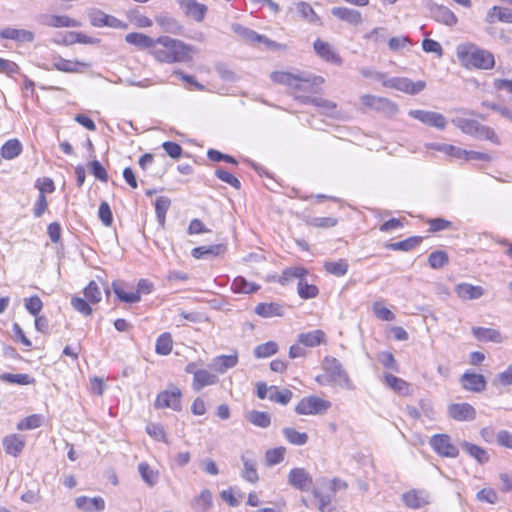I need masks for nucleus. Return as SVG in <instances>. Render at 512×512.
Here are the masks:
<instances>
[{
  "mask_svg": "<svg viewBox=\"0 0 512 512\" xmlns=\"http://www.w3.org/2000/svg\"><path fill=\"white\" fill-rule=\"evenodd\" d=\"M295 10L302 19L310 23H316L318 21L317 14L315 13L311 5L306 2L296 3Z\"/></svg>",
  "mask_w": 512,
  "mask_h": 512,
  "instance_id": "45",
  "label": "nucleus"
},
{
  "mask_svg": "<svg viewBox=\"0 0 512 512\" xmlns=\"http://www.w3.org/2000/svg\"><path fill=\"white\" fill-rule=\"evenodd\" d=\"M238 363L237 353L231 355H220L212 360L211 367L219 373H224Z\"/></svg>",
  "mask_w": 512,
  "mask_h": 512,
  "instance_id": "28",
  "label": "nucleus"
},
{
  "mask_svg": "<svg viewBox=\"0 0 512 512\" xmlns=\"http://www.w3.org/2000/svg\"><path fill=\"white\" fill-rule=\"evenodd\" d=\"M170 204V199L163 196L158 197L155 201V212L158 222L160 223L161 226H163L165 223L166 213L170 207Z\"/></svg>",
  "mask_w": 512,
  "mask_h": 512,
  "instance_id": "51",
  "label": "nucleus"
},
{
  "mask_svg": "<svg viewBox=\"0 0 512 512\" xmlns=\"http://www.w3.org/2000/svg\"><path fill=\"white\" fill-rule=\"evenodd\" d=\"M331 407V403L318 396H308L302 398L295 407V412L299 415H315L326 412Z\"/></svg>",
  "mask_w": 512,
  "mask_h": 512,
  "instance_id": "7",
  "label": "nucleus"
},
{
  "mask_svg": "<svg viewBox=\"0 0 512 512\" xmlns=\"http://www.w3.org/2000/svg\"><path fill=\"white\" fill-rule=\"evenodd\" d=\"M322 485L318 482L317 487L313 489V495L318 501V510L320 512H332L331 495L321 491Z\"/></svg>",
  "mask_w": 512,
  "mask_h": 512,
  "instance_id": "41",
  "label": "nucleus"
},
{
  "mask_svg": "<svg viewBox=\"0 0 512 512\" xmlns=\"http://www.w3.org/2000/svg\"><path fill=\"white\" fill-rule=\"evenodd\" d=\"M76 506L84 511H102L105 508V501L101 497L89 498L81 496L76 499Z\"/></svg>",
  "mask_w": 512,
  "mask_h": 512,
  "instance_id": "29",
  "label": "nucleus"
},
{
  "mask_svg": "<svg viewBox=\"0 0 512 512\" xmlns=\"http://www.w3.org/2000/svg\"><path fill=\"white\" fill-rule=\"evenodd\" d=\"M493 385L511 386L512 385V365H509L507 369L499 373L493 380Z\"/></svg>",
  "mask_w": 512,
  "mask_h": 512,
  "instance_id": "64",
  "label": "nucleus"
},
{
  "mask_svg": "<svg viewBox=\"0 0 512 512\" xmlns=\"http://www.w3.org/2000/svg\"><path fill=\"white\" fill-rule=\"evenodd\" d=\"M433 18L440 23L447 26H454L457 24L458 19L456 15L447 7L437 5L431 10Z\"/></svg>",
  "mask_w": 512,
  "mask_h": 512,
  "instance_id": "26",
  "label": "nucleus"
},
{
  "mask_svg": "<svg viewBox=\"0 0 512 512\" xmlns=\"http://www.w3.org/2000/svg\"><path fill=\"white\" fill-rule=\"evenodd\" d=\"M323 372L316 376L315 380L322 386L337 385L347 386L348 375L342 369L341 364L333 357H325L322 363Z\"/></svg>",
  "mask_w": 512,
  "mask_h": 512,
  "instance_id": "5",
  "label": "nucleus"
},
{
  "mask_svg": "<svg viewBox=\"0 0 512 512\" xmlns=\"http://www.w3.org/2000/svg\"><path fill=\"white\" fill-rule=\"evenodd\" d=\"M408 115L425 125L435 127L440 130L445 129L446 127V118L438 112L416 109L410 110Z\"/></svg>",
  "mask_w": 512,
  "mask_h": 512,
  "instance_id": "10",
  "label": "nucleus"
},
{
  "mask_svg": "<svg viewBox=\"0 0 512 512\" xmlns=\"http://www.w3.org/2000/svg\"><path fill=\"white\" fill-rule=\"evenodd\" d=\"M246 419L251 424L260 427V428H267L271 424V417L266 412H261L257 410H251L246 413Z\"/></svg>",
  "mask_w": 512,
  "mask_h": 512,
  "instance_id": "39",
  "label": "nucleus"
},
{
  "mask_svg": "<svg viewBox=\"0 0 512 512\" xmlns=\"http://www.w3.org/2000/svg\"><path fill=\"white\" fill-rule=\"evenodd\" d=\"M306 274H307V271L304 268H301V267L289 268L283 272L279 281L282 284H285L287 281L291 280L292 278H298L300 281V280H303V277L306 276Z\"/></svg>",
  "mask_w": 512,
  "mask_h": 512,
  "instance_id": "60",
  "label": "nucleus"
},
{
  "mask_svg": "<svg viewBox=\"0 0 512 512\" xmlns=\"http://www.w3.org/2000/svg\"><path fill=\"white\" fill-rule=\"evenodd\" d=\"M277 351L278 345L273 341H269L256 346L254 349V356L256 358H267L277 353Z\"/></svg>",
  "mask_w": 512,
  "mask_h": 512,
  "instance_id": "54",
  "label": "nucleus"
},
{
  "mask_svg": "<svg viewBox=\"0 0 512 512\" xmlns=\"http://www.w3.org/2000/svg\"><path fill=\"white\" fill-rule=\"evenodd\" d=\"M85 298L91 303H98L101 300V290L95 281H91L84 289Z\"/></svg>",
  "mask_w": 512,
  "mask_h": 512,
  "instance_id": "62",
  "label": "nucleus"
},
{
  "mask_svg": "<svg viewBox=\"0 0 512 512\" xmlns=\"http://www.w3.org/2000/svg\"><path fill=\"white\" fill-rule=\"evenodd\" d=\"M384 383L396 392L405 393L408 390V383L392 374L384 376Z\"/></svg>",
  "mask_w": 512,
  "mask_h": 512,
  "instance_id": "55",
  "label": "nucleus"
},
{
  "mask_svg": "<svg viewBox=\"0 0 512 512\" xmlns=\"http://www.w3.org/2000/svg\"><path fill=\"white\" fill-rule=\"evenodd\" d=\"M151 53L159 62L186 63L192 60L194 48L181 40L161 36L156 39Z\"/></svg>",
  "mask_w": 512,
  "mask_h": 512,
  "instance_id": "2",
  "label": "nucleus"
},
{
  "mask_svg": "<svg viewBox=\"0 0 512 512\" xmlns=\"http://www.w3.org/2000/svg\"><path fill=\"white\" fill-rule=\"evenodd\" d=\"M146 431L155 440L169 444L167 434L161 425L150 423L146 426Z\"/></svg>",
  "mask_w": 512,
  "mask_h": 512,
  "instance_id": "58",
  "label": "nucleus"
},
{
  "mask_svg": "<svg viewBox=\"0 0 512 512\" xmlns=\"http://www.w3.org/2000/svg\"><path fill=\"white\" fill-rule=\"evenodd\" d=\"M460 382L462 384L463 389L475 393H480L486 389V379L481 374H476L472 372H465L461 378Z\"/></svg>",
  "mask_w": 512,
  "mask_h": 512,
  "instance_id": "17",
  "label": "nucleus"
},
{
  "mask_svg": "<svg viewBox=\"0 0 512 512\" xmlns=\"http://www.w3.org/2000/svg\"><path fill=\"white\" fill-rule=\"evenodd\" d=\"M0 380L10 384L28 385L34 380L28 374H11L2 373L0 374Z\"/></svg>",
  "mask_w": 512,
  "mask_h": 512,
  "instance_id": "52",
  "label": "nucleus"
},
{
  "mask_svg": "<svg viewBox=\"0 0 512 512\" xmlns=\"http://www.w3.org/2000/svg\"><path fill=\"white\" fill-rule=\"evenodd\" d=\"M227 250L225 244H215L211 246H199L191 251V255L196 259L213 258L223 255Z\"/></svg>",
  "mask_w": 512,
  "mask_h": 512,
  "instance_id": "21",
  "label": "nucleus"
},
{
  "mask_svg": "<svg viewBox=\"0 0 512 512\" xmlns=\"http://www.w3.org/2000/svg\"><path fill=\"white\" fill-rule=\"evenodd\" d=\"M138 471L145 483L154 486L158 481V472L153 470L147 463L141 462L138 465Z\"/></svg>",
  "mask_w": 512,
  "mask_h": 512,
  "instance_id": "46",
  "label": "nucleus"
},
{
  "mask_svg": "<svg viewBox=\"0 0 512 512\" xmlns=\"http://www.w3.org/2000/svg\"><path fill=\"white\" fill-rule=\"evenodd\" d=\"M127 43L134 45L140 49H154L156 39H153L142 33H129L126 35Z\"/></svg>",
  "mask_w": 512,
  "mask_h": 512,
  "instance_id": "31",
  "label": "nucleus"
},
{
  "mask_svg": "<svg viewBox=\"0 0 512 512\" xmlns=\"http://www.w3.org/2000/svg\"><path fill=\"white\" fill-rule=\"evenodd\" d=\"M292 395L293 393L289 389L279 391L277 387L274 386V389L269 393L268 398L273 402L286 405L291 400Z\"/></svg>",
  "mask_w": 512,
  "mask_h": 512,
  "instance_id": "57",
  "label": "nucleus"
},
{
  "mask_svg": "<svg viewBox=\"0 0 512 512\" xmlns=\"http://www.w3.org/2000/svg\"><path fill=\"white\" fill-rule=\"evenodd\" d=\"M475 138L481 139V140H489L495 145H500L501 141L496 134L495 130L487 125L479 124V127L477 129V132L474 135Z\"/></svg>",
  "mask_w": 512,
  "mask_h": 512,
  "instance_id": "44",
  "label": "nucleus"
},
{
  "mask_svg": "<svg viewBox=\"0 0 512 512\" xmlns=\"http://www.w3.org/2000/svg\"><path fill=\"white\" fill-rule=\"evenodd\" d=\"M130 21L137 27L146 28L152 26V20L137 10L128 13Z\"/></svg>",
  "mask_w": 512,
  "mask_h": 512,
  "instance_id": "61",
  "label": "nucleus"
},
{
  "mask_svg": "<svg viewBox=\"0 0 512 512\" xmlns=\"http://www.w3.org/2000/svg\"><path fill=\"white\" fill-rule=\"evenodd\" d=\"M403 501L406 506L418 509L428 504L427 495L423 491L411 490L403 494Z\"/></svg>",
  "mask_w": 512,
  "mask_h": 512,
  "instance_id": "27",
  "label": "nucleus"
},
{
  "mask_svg": "<svg viewBox=\"0 0 512 512\" xmlns=\"http://www.w3.org/2000/svg\"><path fill=\"white\" fill-rule=\"evenodd\" d=\"M359 73L363 78L380 83L384 88H391L409 95H416L426 87L425 81L413 82L407 77H389L386 72L374 67H361Z\"/></svg>",
  "mask_w": 512,
  "mask_h": 512,
  "instance_id": "3",
  "label": "nucleus"
},
{
  "mask_svg": "<svg viewBox=\"0 0 512 512\" xmlns=\"http://www.w3.org/2000/svg\"><path fill=\"white\" fill-rule=\"evenodd\" d=\"M37 21L46 27L62 28V27H79L80 24L77 20L70 18L67 15H53V14H40Z\"/></svg>",
  "mask_w": 512,
  "mask_h": 512,
  "instance_id": "12",
  "label": "nucleus"
},
{
  "mask_svg": "<svg viewBox=\"0 0 512 512\" xmlns=\"http://www.w3.org/2000/svg\"><path fill=\"white\" fill-rule=\"evenodd\" d=\"M455 293L463 300L478 299L484 295V289L481 286H474L469 283H460L455 287Z\"/></svg>",
  "mask_w": 512,
  "mask_h": 512,
  "instance_id": "22",
  "label": "nucleus"
},
{
  "mask_svg": "<svg viewBox=\"0 0 512 512\" xmlns=\"http://www.w3.org/2000/svg\"><path fill=\"white\" fill-rule=\"evenodd\" d=\"M324 268L328 273L340 277L347 273L349 263L347 260L327 261L324 263Z\"/></svg>",
  "mask_w": 512,
  "mask_h": 512,
  "instance_id": "43",
  "label": "nucleus"
},
{
  "mask_svg": "<svg viewBox=\"0 0 512 512\" xmlns=\"http://www.w3.org/2000/svg\"><path fill=\"white\" fill-rule=\"evenodd\" d=\"M22 149L18 139H10L1 147L0 154L4 159L12 160L21 154Z\"/></svg>",
  "mask_w": 512,
  "mask_h": 512,
  "instance_id": "37",
  "label": "nucleus"
},
{
  "mask_svg": "<svg viewBox=\"0 0 512 512\" xmlns=\"http://www.w3.org/2000/svg\"><path fill=\"white\" fill-rule=\"evenodd\" d=\"M191 506L195 512H207L212 506V493L204 489L191 501Z\"/></svg>",
  "mask_w": 512,
  "mask_h": 512,
  "instance_id": "34",
  "label": "nucleus"
},
{
  "mask_svg": "<svg viewBox=\"0 0 512 512\" xmlns=\"http://www.w3.org/2000/svg\"><path fill=\"white\" fill-rule=\"evenodd\" d=\"M299 344L304 347L314 348L327 342L326 333L323 330L317 329L309 332H302L297 336Z\"/></svg>",
  "mask_w": 512,
  "mask_h": 512,
  "instance_id": "18",
  "label": "nucleus"
},
{
  "mask_svg": "<svg viewBox=\"0 0 512 512\" xmlns=\"http://www.w3.org/2000/svg\"><path fill=\"white\" fill-rule=\"evenodd\" d=\"M185 15L197 22H201L207 12V7L196 0H177Z\"/></svg>",
  "mask_w": 512,
  "mask_h": 512,
  "instance_id": "16",
  "label": "nucleus"
},
{
  "mask_svg": "<svg viewBox=\"0 0 512 512\" xmlns=\"http://www.w3.org/2000/svg\"><path fill=\"white\" fill-rule=\"evenodd\" d=\"M259 289L255 283L248 282L244 277L238 276L232 282V290L236 293H253Z\"/></svg>",
  "mask_w": 512,
  "mask_h": 512,
  "instance_id": "42",
  "label": "nucleus"
},
{
  "mask_svg": "<svg viewBox=\"0 0 512 512\" xmlns=\"http://www.w3.org/2000/svg\"><path fill=\"white\" fill-rule=\"evenodd\" d=\"M286 453L285 447H276L268 449L265 453V462L267 466H274L281 463L284 460Z\"/></svg>",
  "mask_w": 512,
  "mask_h": 512,
  "instance_id": "50",
  "label": "nucleus"
},
{
  "mask_svg": "<svg viewBox=\"0 0 512 512\" xmlns=\"http://www.w3.org/2000/svg\"><path fill=\"white\" fill-rule=\"evenodd\" d=\"M449 261V257L445 251L437 250L432 252L428 257V263L433 269H440Z\"/></svg>",
  "mask_w": 512,
  "mask_h": 512,
  "instance_id": "56",
  "label": "nucleus"
},
{
  "mask_svg": "<svg viewBox=\"0 0 512 512\" xmlns=\"http://www.w3.org/2000/svg\"><path fill=\"white\" fill-rule=\"evenodd\" d=\"M472 334L479 341H490L494 343H502L504 338L499 330L485 327H473Z\"/></svg>",
  "mask_w": 512,
  "mask_h": 512,
  "instance_id": "25",
  "label": "nucleus"
},
{
  "mask_svg": "<svg viewBox=\"0 0 512 512\" xmlns=\"http://www.w3.org/2000/svg\"><path fill=\"white\" fill-rule=\"evenodd\" d=\"M155 21L164 32L174 35H181L183 33V26L172 16L159 15L155 18Z\"/></svg>",
  "mask_w": 512,
  "mask_h": 512,
  "instance_id": "24",
  "label": "nucleus"
},
{
  "mask_svg": "<svg viewBox=\"0 0 512 512\" xmlns=\"http://www.w3.org/2000/svg\"><path fill=\"white\" fill-rule=\"evenodd\" d=\"M181 390L176 386L160 392L154 402L156 409L171 408L175 411L181 410Z\"/></svg>",
  "mask_w": 512,
  "mask_h": 512,
  "instance_id": "9",
  "label": "nucleus"
},
{
  "mask_svg": "<svg viewBox=\"0 0 512 512\" xmlns=\"http://www.w3.org/2000/svg\"><path fill=\"white\" fill-rule=\"evenodd\" d=\"M77 65H81V66H85V67L89 66L88 64L83 63V62H79V61L72 62L70 60H66L63 58H58L53 62V67L55 69H57L59 71H63V72H69V73L78 72L79 70L76 68Z\"/></svg>",
  "mask_w": 512,
  "mask_h": 512,
  "instance_id": "53",
  "label": "nucleus"
},
{
  "mask_svg": "<svg viewBox=\"0 0 512 512\" xmlns=\"http://www.w3.org/2000/svg\"><path fill=\"white\" fill-rule=\"evenodd\" d=\"M421 242L422 237L412 236L399 242L389 243L386 245V248L393 251H410L418 246Z\"/></svg>",
  "mask_w": 512,
  "mask_h": 512,
  "instance_id": "40",
  "label": "nucleus"
},
{
  "mask_svg": "<svg viewBox=\"0 0 512 512\" xmlns=\"http://www.w3.org/2000/svg\"><path fill=\"white\" fill-rule=\"evenodd\" d=\"M254 311L257 315L264 318L283 315V308L278 303H259Z\"/></svg>",
  "mask_w": 512,
  "mask_h": 512,
  "instance_id": "35",
  "label": "nucleus"
},
{
  "mask_svg": "<svg viewBox=\"0 0 512 512\" xmlns=\"http://www.w3.org/2000/svg\"><path fill=\"white\" fill-rule=\"evenodd\" d=\"M288 483L295 489L307 491L312 485V477L304 468H293L288 474Z\"/></svg>",
  "mask_w": 512,
  "mask_h": 512,
  "instance_id": "14",
  "label": "nucleus"
},
{
  "mask_svg": "<svg viewBox=\"0 0 512 512\" xmlns=\"http://www.w3.org/2000/svg\"><path fill=\"white\" fill-rule=\"evenodd\" d=\"M113 289L117 297L126 303H136L140 301V293L139 291L127 293L120 287H118L115 283L113 284Z\"/></svg>",
  "mask_w": 512,
  "mask_h": 512,
  "instance_id": "63",
  "label": "nucleus"
},
{
  "mask_svg": "<svg viewBox=\"0 0 512 512\" xmlns=\"http://www.w3.org/2000/svg\"><path fill=\"white\" fill-rule=\"evenodd\" d=\"M314 50L316 54L327 62L334 64H340V56L334 51L331 44L324 42L321 39H317L314 42Z\"/></svg>",
  "mask_w": 512,
  "mask_h": 512,
  "instance_id": "19",
  "label": "nucleus"
},
{
  "mask_svg": "<svg viewBox=\"0 0 512 512\" xmlns=\"http://www.w3.org/2000/svg\"><path fill=\"white\" fill-rule=\"evenodd\" d=\"M172 337L169 333L161 334L156 341L155 351L160 355H168L172 351Z\"/></svg>",
  "mask_w": 512,
  "mask_h": 512,
  "instance_id": "49",
  "label": "nucleus"
},
{
  "mask_svg": "<svg viewBox=\"0 0 512 512\" xmlns=\"http://www.w3.org/2000/svg\"><path fill=\"white\" fill-rule=\"evenodd\" d=\"M429 444L434 452L441 457L456 458L459 455L457 446L452 443L451 437L447 434L433 435Z\"/></svg>",
  "mask_w": 512,
  "mask_h": 512,
  "instance_id": "8",
  "label": "nucleus"
},
{
  "mask_svg": "<svg viewBox=\"0 0 512 512\" xmlns=\"http://www.w3.org/2000/svg\"><path fill=\"white\" fill-rule=\"evenodd\" d=\"M282 433L285 439L292 445L303 446L308 442V435L304 432H298L294 428L284 427Z\"/></svg>",
  "mask_w": 512,
  "mask_h": 512,
  "instance_id": "38",
  "label": "nucleus"
},
{
  "mask_svg": "<svg viewBox=\"0 0 512 512\" xmlns=\"http://www.w3.org/2000/svg\"><path fill=\"white\" fill-rule=\"evenodd\" d=\"M360 103L365 111H374L385 118L392 119L399 113V106L389 98L373 94L360 96Z\"/></svg>",
  "mask_w": 512,
  "mask_h": 512,
  "instance_id": "6",
  "label": "nucleus"
},
{
  "mask_svg": "<svg viewBox=\"0 0 512 512\" xmlns=\"http://www.w3.org/2000/svg\"><path fill=\"white\" fill-rule=\"evenodd\" d=\"M217 380L218 379L216 375L205 369H199L198 372H195L193 388L194 390L199 391L206 386L215 384Z\"/></svg>",
  "mask_w": 512,
  "mask_h": 512,
  "instance_id": "33",
  "label": "nucleus"
},
{
  "mask_svg": "<svg viewBox=\"0 0 512 512\" xmlns=\"http://www.w3.org/2000/svg\"><path fill=\"white\" fill-rule=\"evenodd\" d=\"M453 123L465 134H468L470 136L475 135L477 132V129L479 127V122L472 119H466V118H456L453 120Z\"/></svg>",
  "mask_w": 512,
  "mask_h": 512,
  "instance_id": "47",
  "label": "nucleus"
},
{
  "mask_svg": "<svg viewBox=\"0 0 512 512\" xmlns=\"http://www.w3.org/2000/svg\"><path fill=\"white\" fill-rule=\"evenodd\" d=\"M233 30L250 43H262L269 49H278L281 46L275 41L270 40L265 35L258 34L256 31L243 27L239 24L233 25Z\"/></svg>",
  "mask_w": 512,
  "mask_h": 512,
  "instance_id": "11",
  "label": "nucleus"
},
{
  "mask_svg": "<svg viewBox=\"0 0 512 512\" xmlns=\"http://www.w3.org/2000/svg\"><path fill=\"white\" fill-rule=\"evenodd\" d=\"M88 15H89L90 23L94 27L108 26V27L119 28V29L126 28V24H124L121 20L117 19L114 16L104 13L100 9H91L89 11Z\"/></svg>",
  "mask_w": 512,
  "mask_h": 512,
  "instance_id": "13",
  "label": "nucleus"
},
{
  "mask_svg": "<svg viewBox=\"0 0 512 512\" xmlns=\"http://www.w3.org/2000/svg\"><path fill=\"white\" fill-rule=\"evenodd\" d=\"M2 39H10L18 42H32L35 38L34 33L29 30L7 27L0 31Z\"/></svg>",
  "mask_w": 512,
  "mask_h": 512,
  "instance_id": "23",
  "label": "nucleus"
},
{
  "mask_svg": "<svg viewBox=\"0 0 512 512\" xmlns=\"http://www.w3.org/2000/svg\"><path fill=\"white\" fill-rule=\"evenodd\" d=\"M461 447L464 451L472 458H474L479 464L483 465L489 461V455L482 447L470 443L468 441L461 442Z\"/></svg>",
  "mask_w": 512,
  "mask_h": 512,
  "instance_id": "30",
  "label": "nucleus"
},
{
  "mask_svg": "<svg viewBox=\"0 0 512 512\" xmlns=\"http://www.w3.org/2000/svg\"><path fill=\"white\" fill-rule=\"evenodd\" d=\"M2 443L5 452L14 457L19 456L25 447V439L23 436L18 434H10L5 436Z\"/></svg>",
  "mask_w": 512,
  "mask_h": 512,
  "instance_id": "20",
  "label": "nucleus"
},
{
  "mask_svg": "<svg viewBox=\"0 0 512 512\" xmlns=\"http://www.w3.org/2000/svg\"><path fill=\"white\" fill-rule=\"evenodd\" d=\"M448 414L456 421H472L476 418L475 408L468 403H455L449 405Z\"/></svg>",
  "mask_w": 512,
  "mask_h": 512,
  "instance_id": "15",
  "label": "nucleus"
},
{
  "mask_svg": "<svg viewBox=\"0 0 512 512\" xmlns=\"http://www.w3.org/2000/svg\"><path fill=\"white\" fill-rule=\"evenodd\" d=\"M243 471L242 476L245 480L256 483L259 479L258 472L256 470V463L252 460L246 459L242 456Z\"/></svg>",
  "mask_w": 512,
  "mask_h": 512,
  "instance_id": "48",
  "label": "nucleus"
},
{
  "mask_svg": "<svg viewBox=\"0 0 512 512\" xmlns=\"http://www.w3.org/2000/svg\"><path fill=\"white\" fill-rule=\"evenodd\" d=\"M496 20L512 23V9L493 6L487 13L486 21L491 24Z\"/></svg>",
  "mask_w": 512,
  "mask_h": 512,
  "instance_id": "32",
  "label": "nucleus"
},
{
  "mask_svg": "<svg viewBox=\"0 0 512 512\" xmlns=\"http://www.w3.org/2000/svg\"><path fill=\"white\" fill-rule=\"evenodd\" d=\"M305 102L312 103L314 106H316L319 111L327 116L334 117L337 113L336 110V103L323 99L318 97L313 98H304Z\"/></svg>",
  "mask_w": 512,
  "mask_h": 512,
  "instance_id": "36",
  "label": "nucleus"
},
{
  "mask_svg": "<svg viewBox=\"0 0 512 512\" xmlns=\"http://www.w3.org/2000/svg\"><path fill=\"white\" fill-rule=\"evenodd\" d=\"M456 55L461 65L467 69L490 70L495 66L494 55L471 42L458 45Z\"/></svg>",
  "mask_w": 512,
  "mask_h": 512,
  "instance_id": "4",
  "label": "nucleus"
},
{
  "mask_svg": "<svg viewBox=\"0 0 512 512\" xmlns=\"http://www.w3.org/2000/svg\"><path fill=\"white\" fill-rule=\"evenodd\" d=\"M41 422V417L37 414H33L21 420L17 424V429L20 431L36 429L41 425Z\"/></svg>",
  "mask_w": 512,
  "mask_h": 512,
  "instance_id": "59",
  "label": "nucleus"
},
{
  "mask_svg": "<svg viewBox=\"0 0 512 512\" xmlns=\"http://www.w3.org/2000/svg\"><path fill=\"white\" fill-rule=\"evenodd\" d=\"M271 79L277 84L287 86L302 103H306L304 98H308L302 95V93H316L320 85L324 82L321 76H315L305 72L293 74L276 71L271 74Z\"/></svg>",
  "mask_w": 512,
  "mask_h": 512,
  "instance_id": "1",
  "label": "nucleus"
}]
</instances>
